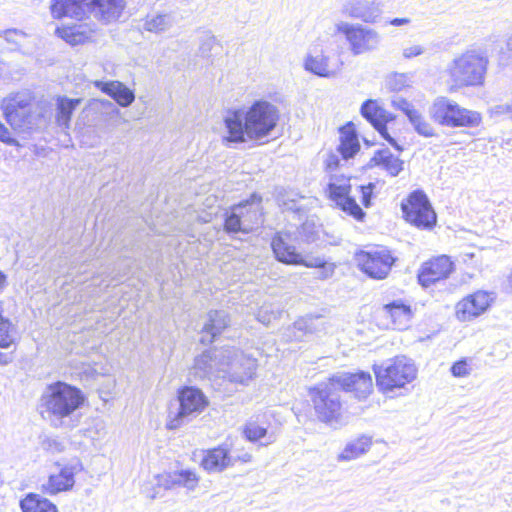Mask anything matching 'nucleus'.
Returning <instances> with one entry per match:
<instances>
[{
    "label": "nucleus",
    "instance_id": "obj_1",
    "mask_svg": "<svg viewBox=\"0 0 512 512\" xmlns=\"http://www.w3.org/2000/svg\"><path fill=\"white\" fill-rule=\"evenodd\" d=\"M279 120V111L268 101H255L249 108L227 111L224 117L226 135L222 142L225 146L244 143L247 140H262L275 129Z\"/></svg>",
    "mask_w": 512,
    "mask_h": 512
},
{
    "label": "nucleus",
    "instance_id": "obj_2",
    "mask_svg": "<svg viewBox=\"0 0 512 512\" xmlns=\"http://www.w3.org/2000/svg\"><path fill=\"white\" fill-rule=\"evenodd\" d=\"M256 359L234 348L207 350L195 358L190 376L195 379H227L231 383L247 385L255 375Z\"/></svg>",
    "mask_w": 512,
    "mask_h": 512
},
{
    "label": "nucleus",
    "instance_id": "obj_3",
    "mask_svg": "<svg viewBox=\"0 0 512 512\" xmlns=\"http://www.w3.org/2000/svg\"><path fill=\"white\" fill-rule=\"evenodd\" d=\"M85 397L80 389L62 381L49 384L39 399V412L54 428H72Z\"/></svg>",
    "mask_w": 512,
    "mask_h": 512
},
{
    "label": "nucleus",
    "instance_id": "obj_4",
    "mask_svg": "<svg viewBox=\"0 0 512 512\" xmlns=\"http://www.w3.org/2000/svg\"><path fill=\"white\" fill-rule=\"evenodd\" d=\"M126 6L125 0H53L54 18L70 17L77 20L94 18L103 24L117 21Z\"/></svg>",
    "mask_w": 512,
    "mask_h": 512
},
{
    "label": "nucleus",
    "instance_id": "obj_5",
    "mask_svg": "<svg viewBox=\"0 0 512 512\" xmlns=\"http://www.w3.org/2000/svg\"><path fill=\"white\" fill-rule=\"evenodd\" d=\"M487 65L488 58L482 50L470 49L455 57L446 72L456 86H478L484 82Z\"/></svg>",
    "mask_w": 512,
    "mask_h": 512
},
{
    "label": "nucleus",
    "instance_id": "obj_6",
    "mask_svg": "<svg viewBox=\"0 0 512 512\" xmlns=\"http://www.w3.org/2000/svg\"><path fill=\"white\" fill-rule=\"evenodd\" d=\"M430 118L437 124L450 128L478 127L482 117L477 111L466 109L448 97H437L428 110Z\"/></svg>",
    "mask_w": 512,
    "mask_h": 512
},
{
    "label": "nucleus",
    "instance_id": "obj_7",
    "mask_svg": "<svg viewBox=\"0 0 512 512\" xmlns=\"http://www.w3.org/2000/svg\"><path fill=\"white\" fill-rule=\"evenodd\" d=\"M376 384L384 392L403 388L415 380L417 368L411 359L397 356L381 366H375Z\"/></svg>",
    "mask_w": 512,
    "mask_h": 512
},
{
    "label": "nucleus",
    "instance_id": "obj_8",
    "mask_svg": "<svg viewBox=\"0 0 512 512\" xmlns=\"http://www.w3.org/2000/svg\"><path fill=\"white\" fill-rule=\"evenodd\" d=\"M178 408L170 410L166 427L176 430L196 418L208 405L204 393L195 387L186 386L178 391Z\"/></svg>",
    "mask_w": 512,
    "mask_h": 512
},
{
    "label": "nucleus",
    "instance_id": "obj_9",
    "mask_svg": "<svg viewBox=\"0 0 512 512\" xmlns=\"http://www.w3.org/2000/svg\"><path fill=\"white\" fill-rule=\"evenodd\" d=\"M338 386L329 378L310 389L313 408L317 418L324 423H331L339 419L342 403Z\"/></svg>",
    "mask_w": 512,
    "mask_h": 512
},
{
    "label": "nucleus",
    "instance_id": "obj_10",
    "mask_svg": "<svg viewBox=\"0 0 512 512\" xmlns=\"http://www.w3.org/2000/svg\"><path fill=\"white\" fill-rule=\"evenodd\" d=\"M335 29L344 36L349 51L354 56L373 52L381 43V36L375 29L359 23L340 21Z\"/></svg>",
    "mask_w": 512,
    "mask_h": 512
},
{
    "label": "nucleus",
    "instance_id": "obj_11",
    "mask_svg": "<svg viewBox=\"0 0 512 512\" xmlns=\"http://www.w3.org/2000/svg\"><path fill=\"white\" fill-rule=\"evenodd\" d=\"M32 95L28 91L11 93L1 103L4 117L13 130L32 128Z\"/></svg>",
    "mask_w": 512,
    "mask_h": 512
},
{
    "label": "nucleus",
    "instance_id": "obj_12",
    "mask_svg": "<svg viewBox=\"0 0 512 512\" xmlns=\"http://www.w3.org/2000/svg\"><path fill=\"white\" fill-rule=\"evenodd\" d=\"M397 258L386 247H377L367 251H360L355 254V261L358 268L372 279H385Z\"/></svg>",
    "mask_w": 512,
    "mask_h": 512
},
{
    "label": "nucleus",
    "instance_id": "obj_13",
    "mask_svg": "<svg viewBox=\"0 0 512 512\" xmlns=\"http://www.w3.org/2000/svg\"><path fill=\"white\" fill-rule=\"evenodd\" d=\"M401 208L405 219L418 228L432 229L436 224V214L423 191L412 192Z\"/></svg>",
    "mask_w": 512,
    "mask_h": 512
},
{
    "label": "nucleus",
    "instance_id": "obj_14",
    "mask_svg": "<svg viewBox=\"0 0 512 512\" xmlns=\"http://www.w3.org/2000/svg\"><path fill=\"white\" fill-rule=\"evenodd\" d=\"M200 482V476L192 469H177L163 472L155 476V486L164 490L185 489L194 492Z\"/></svg>",
    "mask_w": 512,
    "mask_h": 512
},
{
    "label": "nucleus",
    "instance_id": "obj_15",
    "mask_svg": "<svg viewBox=\"0 0 512 512\" xmlns=\"http://www.w3.org/2000/svg\"><path fill=\"white\" fill-rule=\"evenodd\" d=\"M81 470L82 465L78 461L59 467L58 471L52 473L42 485L43 491L49 495H56L71 490L75 484V475Z\"/></svg>",
    "mask_w": 512,
    "mask_h": 512
},
{
    "label": "nucleus",
    "instance_id": "obj_16",
    "mask_svg": "<svg viewBox=\"0 0 512 512\" xmlns=\"http://www.w3.org/2000/svg\"><path fill=\"white\" fill-rule=\"evenodd\" d=\"M362 116L370 122L380 135L397 150L402 151L396 140L387 131L386 124L392 120L390 113L380 107L375 100H366L361 106Z\"/></svg>",
    "mask_w": 512,
    "mask_h": 512
},
{
    "label": "nucleus",
    "instance_id": "obj_17",
    "mask_svg": "<svg viewBox=\"0 0 512 512\" xmlns=\"http://www.w3.org/2000/svg\"><path fill=\"white\" fill-rule=\"evenodd\" d=\"M332 381L338 386V390L354 392L358 398H366L372 391V377L369 373H338L333 375Z\"/></svg>",
    "mask_w": 512,
    "mask_h": 512
},
{
    "label": "nucleus",
    "instance_id": "obj_18",
    "mask_svg": "<svg viewBox=\"0 0 512 512\" xmlns=\"http://www.w3.org/2000/svg\"><path fill=\"white\" fill-rule=\"evenodd\" d=\"M454 269L453 262L442 255L425 262L418 273V281L423 287H429L437 281L446 279Z\"/></svg>",
    "mask_w": 512,
    "mask_h": 512
},
{
    "label": "nucleus",
    "instance_id": "obj_19",
    "mask_svg": "<svg viewBox=\"0 0 512 512\" xmlns=\"http://www.w3.org/2000/svg\"><path fill=\"white\" fill-rule=\"evenodd\" d=\"M342 12L350 18L374 24L378 21L382 8L376 0H347L343 4Z\"/></svg>",
    "mask_w": 512,
    "mask_h": 512
},
{
    "label": "nucleus",
    "instance_id": "obj_20",
    "mask_svg": "<svg viewBox=\"0 0 512 512\" xmlns=\"http://www.w3.org/2000/svg\"><path fill=\"white\" fill-rule=\"evenodd\" d=\"M491 294L477 291L456 305V315L461 321H468L484 313L492 302Z\"/></svg>",
    "mask_w": 512,
    "mask_h": 512
},
{
    "label": "nucleus",
    "instance_id": "obj_21",
    "mask_svg": "<svg viewBox=\"0 0 512 512\" xmlns=\"http://www.w3.org/2000/svg\"><path fill=\"white\" fill-rule=\"evenodd\" d=\"M351 185L348 180H343L337 184L332 182L328 186L330 198L344 212L348 213L357 220H363L365 213L356 203L355 199L350 197Z\"/></svg>",
    "mask_w": 512,
    "mask_h": 512
},
{
    "label": "nucleus",
    "instance_id": "obj_22",
    "mask_svg": "<svg viewBox=\"0 0 512 512\" xmlns=\"http://www.w3.org/2000/svg\"><path fill=\"white\" fill-rule=\"evenodd\" d=\"M296 240L294 233L290 231H280L275 234L271 247L278 261L289 265L301 262L302 255L296 251L295 246L290 244L291 241Z\"/></svg>",
    "mask_w": 512,
    "mask_h": 512
},
{
    "label": "nucleus",
    "instance_id": "obj_23",
    "mask_svg": "<svg viewBox=\"0 0 512 512\" xmlns=\"http://www.w3.org/2000/svg\"><path fill=\"white\" fill-rule=\"evenodd\" d=\"M303 67L305 71L322 78H333L339 71L338 66L331 65L329 56L325 55L323 50L308 52L304 58Z\"/></svg>",
    "mask_w": 512,
    "mask_h": 512
},
{
    "label": "nucleus",
    "instance_id": "obj_24",
    "mask_svg": "<svg viewBox=\"0 0 512 512\" xmlns=\"http://www.w3.org/2000/svg\"><path fill=\"white\" fill-rule=\"evenodd\" d=\"M234 207L242 220V225L247 228L248 232L253 231L255 226L260 224L262 217L260 196L253 194L250 199L234 205Z\"/></svg>",
    "mask_w": 512,
    "mask_h": 512
},
{
    "label": "nucleus",
    "instance_id": "obj_25",
    "mask_svg": "<svg viewBox=\"0 0 512 512\" xmlns=\"http://www.w3.org/2000/svg\"><path fill=\"white\" fill-rule=\"evenodd\" d=\"M229 318L225 311L214 310L208 314V320L204 324L201 335V343L210 344L212 343L217 335L221 334L222 331L229 325Z\"/></svg>",
    "mask_w": 512,
    "mask_h": 512
},
{
    "label": "nucleus",
    "instance_id": "obj_26",
    "mask_svg": "<svg viewBox=\"0 0 512 512\" xmlns=\"http://www.w3.org/2000/svg\"><path fill=\"white\" fill-rule=\"evenodd\" d=\"M95 87L113 98L120 106L128 107L135 100L134 92L119 81L103 82L97 80Z\"/></svg>",
    "mask_w": 512,
    "mask_h": 512
},
{
    "label": "nucleus",
    "instance_id": "obj_27",
    "mask_svg": "<svg viewBox=\"0 0 512 512\" xmlns=\"http://www.w3.org/2000/svg\"><path fill=\"white\" fill-rule=\"evenodd\" d=\"M233 464L234 462L229 455V451L224 447L208 450L201 461L202 467L209 473L222 472Z\"/></svg>",
    "mask_w": 512,
    "mask_h": 512
},
{
    "label": "nucleus",
    "instance_id": "obj_28",
    "mask_svg": "<svg viewBox=\"0 0 512 512\" xmlns=\"http://www.w3.org/2000/svg\"><path fill=\"white\" fill-rule=\"evenodd\" d=\"M369 165L371 167H380L390 176L395 177L403 170L404 162L386 148L377 150L371 158Z\"/></svg>",
    "mask_w": 512,
    "mask_h": 512
},
{
    "label": "nucleus",
    "instance_id": "obj_29",
    "mask_svg": "<svg viewBox=\"0 0 512 512\" xmlns=\"http://www.w3.org/2000/svg\"><path fill=\"white\" fill-rule=\"evenodd\" d=\"M174 24L175 18L172 13L152 12L142 20V29L150 33L161 34L170 30Z\"/></svg>",
    "mask_w": 512,
    "mask_h": 512
},
{
    "label": "nucleus",
    "instance_id": "obj_30",
    "mask_svg": "<svg viewBox=\"0 0 512 512\" xmlns=\"http://www.w3.org/2000/svg\"><path fill=\"white\" fill-rule=\"evenodd\" d=\"M383 310L387 317L391 319L395 329H405L408 327L412 316L411 308L401 300L393 301L386 304Z\"/></svg>",
    "mask_w": 512,
    "mask_h": 512
},
{
    "label": "nucleus",
    "instance_id": "obj_31",
    "mask_svg": "<svg viewBox=\"0 0 512 512\" xmlns=\"http://www.w3.org/2000/svg\"><path fill=\"white\" fill-rule=\"evenodd\" d=\"M372 445L371 437L362 435L352 441H349L344 449L338 454V462H348L355 460L366 454Z\"/></svg>",
    "mask_w": 512,
    "mask_h": 512
},
{
    "label": "nucleus",
    "instance_id": "obj_32",
    "mask_svg": "<svg viewBox=\"0 0 512 512\" xmlns=\"http://www.w3.org/2000/svg\"><path fill=\"white\" fill-rule=\"evenodd\" d=\"M20 508L22 512H58L55 504L35 493L27 494L20 501Z\"/></svg>",
    "mask_w": 512,
    "mask_h": 512
},
{
    "label": "nucleus",
    "instance_id": "obj_33",
    "mask_svg": "<svg viewBox=\"0 0 512 512\" xmlns=\"http://www.w3.org/2000/svg\"><path fill=\"white\" fill-rule=\"evenodd\" d=\"M360 149L357 134L351 128H342L340 130V144L338 151L342 158L347 160L352 158Z\"/></svg>",
    "mask_w": 512,
    "mask_h": 512
},
{
    "label": "nucleus",
    "instance_id": "obj_34",
    "mask_svg": "<svg viewBox=\"0 0 512 512\" xmlns=\"http://www.w3.org/2000/svg\"><path fill=\"white\" fill-rule=\"evenodd\" d=\"M81 103V99L60 98L57 103L56 121L59 126L68 128L73 111Z\"/></svg>",
    "mask_w": 512,
    "mask_h": 512
},
{
    "label": "nucleus",
    "instance_id": "obj_35",
    "mask_svg": "<svg viewBox=\"0 0 512 512\" xmlns=\"http://www.w3.org/2000/svg\"><path fill=\"white\" fill-rule=\"evenodd\" d=\"M408 120L415 132L420 136L430 138L436 135L434 127L426 120L420 111L416 110L415 112H410Z\"/></svg>",
    "mask_w": 512,
    "mask_h": 512
},
{
    "label": "nucleus",
    "instance_id": "obj_36",
    "mask_svg": "<svg viewBox=\"0 0 512 512\" xmlns=\"http://www.w3.org/2000/svg\"><path fill=\"white\" fill-rule=\"evenodd\" d=\"M321 320L320 317H316L315 319H299L294 322L293 326L289 328V331L293 333V339L299 341L305 334L313 333L317 328V323ZM288 337L292 339L290 335Z\"/></svg>",
    "mask_w": 512,
    "mask_h": 512
},
{
    "label": "nucleus",
    "instance_id": "obj_37",
    "mask_svg": "<svg viewBox=\"0 0 512 512\" xmlns=\"http://www.w3.org/2000/svg\"><path fill=\"white\" fill-rule=\"evenodd\" d=\"M61 38L71 45H78L85 43L89 36L82 30V26L67 27L63 29H57Z\"/></svg>",
    "mask_w": 512,
    "mask_h": 512
},
{
    "label": "nucleus",
    "instance_id": "obj_38",
    "mask_svg": "<svg viewBox=\"0 0 512 512\" xmlns=\"http://www.w3.org/2000/svg\"><path fill=\"white\" fill-rule=\"evenodd\" d=\"M320 229L313 220H306L298 229L294 237L305 243H313L319 238Z\"/></svg>",
    "mask_w": 512,
    "mask_h": 512
},
{
    "label": "nucleus",
    "instance_id": "obj_39",
    "mask_svg": "<svg viewBox=\"0 0 512 512\" xmlns=\"http://www.w3.org/2000/svg\"><path fill=\"white\" fill-rule=\"evenodd\" d=\"M224 228L228 233H249L247 228L242 225V220L239 218L234 206L231 208L230 212L226 214Z\"/></svg>",
    "mask_w": 512,
    "mask_h": 512
},
{
    "label": "nucleus",
    "instance_id": "obj_40",
    "mask_svg": "<svg viewBox=\"0 0 512 512\" xmlns=\"http://www.w3.org/2000/svg\"><path fill=\"white\" fill-rule=\"evenodd\" d=\"M294 196L295 195L292 193H279L277 196V203L283 211H293L301 214L304 210L298 204V201Z\"/></svg>",
    "mask_w": 512,
    "mask_h": 512
},
{
    "label": "nucleus",
    "instance_id": "obj_41",
    "mask_svg": "<svg viewBox=\"0 0 512 512\" xmlns=\"http://www.w3.org/2000/svg\"><path fill=\"white\" fill-rule=\"evenodd\" d=\"M243 433L247 440L256 442L267 436V429L256 422L250 421L245 425Z\"/></svg>",
    "mask_w": 512,
    "mask_h": 512
},
{
    "label": "nucleus",
    "instance_id": "obj_42",
    "mask_svg": "<svg viewBox=\"0 0 512 512\" xmlns=\"http://www.w3.org/2000/svg\"><path fill=\"white\" fill-rule=\"evenodd\" d=\"M295 265H304L306 267H319L323 269V278L330 277L334 272V265L333 264H327L323 258L320 257H313L309 260H305L302 257V260L300 263H296Z\"/></svg>",
    "mask_w": 512,
    "mask_h": 512
},
{
    "label": "nucleus",
    "instance_id": "obj_43",
    "mask_svg": "<svg viewBox=\"0 0 512 512\" xmlns=\"http://www.w3.org/2000/svg\"><path fill=\"white\" fill-rule=\"evenodd\" d=\"M280 314L279 310H273L270 305L264 304L261 306V308L258 311L257 319L265 324L268 325L272 319H276Z\"/></svg>",
    "mask_w": 512,
    "mask_h": 512
},
{
    "label": "nucleus",
    "instance_id": "obj_44",
    "mask_svg": "<svg viewBox=\"0 0 512 512\" xmlns=\"http://www.w3.org/2000/svg\"><path fill=\"white\" fill-rule=\"evenodd\" d=\"M387 85L393 91H400L408 86V78L404 74H394L388 78Z\"/></svg>",
    "mask_w": 512,
    "mask_h": 512
},
{
    "label": "nucleus",
    "instance_id": "obj_45",
    "mask_svg": "<svg viewBox=\"0 0 512 512\" xmlns=\"http://www.w3.org/2000/svg\"><path fill=\"white\" fill-rule=\"evenodd\" d=\"M451 373L455 377H466L471 374V368L469 367L467 360L462 359L455 362L451 367Z\"/></svg>",
    "mask_w": 512,
    "mask_h": 512
},
{
    "label": "nucleus",
    "instance_id": "obj_46",
    "mask_svg": "<svg viewBox=\"0 0 512 512\" xmlns=\"http://www.w3.org/2000/svg\"><path fill=\"white\" fill-rule=\"evenodd\" d=\"M391 102L392 106L395 109L401 110L407 118H409L410 112H415L417 110L409 101L402 97H394Z\"/></svg>",
    "mask_w": 512,
    "mask_h": 512
},
{
    "label": "nucleus",
    "instance_id": "obj_47",
    "mask_svg": "<svg viewBox=\"0 0 512 512\" xmlns=\"http://www.w3.org/2000/svg\"><path fill=\"white\" fill-rule=\"evenodd\" d=\"M375 187V183L372 182L368 183L367 185H361L358 187L361 193V202L365 207H369L371 205V199Z\"/></svg>",
    "mask_w": 512,
    "mask_h": 512
},
{
    "label": "nucleus",
    "instance_id": "obj_48",
    "mask_svg": "<svg viewBox=\"0 0 512 512\" xmlns=\"http://www.w3.org/2000/svg\"><path fill=\"white\" fill-rule=\"evenodd\" d=\"M426 49L419 44H412L403 47L402 56L404 59H412L424 54Z\"/></svg>",
    "mask_w": 512,
    "mask_h": 512
},
{
    "label": "nucleus",
    "instance_id": "obj_49",
    "mask_svg": "<svg viewBox=\"0 0 512 512\" xmlns=\"http://www.w3.org/2000/svg\"><path fill=\"white\" fill-rule=\"evenodd\" d=\"M0 141L12 146H19V142L12 137L11 132L0 122Z\"/></svg>",
    "mask_w": 512,
    "mask_h": 512
},
{
    "label": "nucleus",
    "instance_id": "obj_50",
    "mask_svg": "<svg viewBox=\"0 0 512 512\" xmlns=\"http://www.w3.org/2000/svg\"><path fill=\"white\" fill-rule=\"evenodd\" d=\"M410 22V18H393L388 23L392 26H403L408 25Z\"/></svg>",
    "mask_w": 512,
    "mask_h": 512
},
{
    "label": "nucleus",
    "instance_id": "obj_51",
    "mask_svg": "<svg viewBox=\"0 0 512 512\" xmlns=\"http://www.w3.org/2000/svg\"><path fill=\"white\" fill-rule=\"evenodd\" d=\"M13 355L12 353H2L0 352V364H8L12 362Z\"/></svg>",
    "mask_w": 512,
    "mask_h": 512
},
{
    "label": "nucleus",
    "instance_id": "obj_52",
    "mask_svg": "<svg viewBox=\"0 0 512 512\" xmlns=\"http://www.w3.org/2000/svg\"><path fill=\"white\" fill-rule=\"evenodd\" d=\"M328 168L333 169L338 166V158L336 156H331L328 160L327 164Z\"/></svg>",
    "mask_w": 512,
    "mask_h": 512
},
{
    "label": "nucleus",
    "instance_id": "obj_53",
    "mask_svg": "<svg viewBox=\"0 0 512 512\" xmlns=\"http://www.w3.org/2000/svg\"><path fill=\"white\" fill-rule=\"evenodd\" d=\"M6 283V276L3 272L0 271V291L4 288Z\"/></svg>",
    "mask_w": 512,
    "mask_h": 512
},
{
    "label": "nucleus",
    "instance_id": "obj_54",
    "mask_svg": "<svg viewBox=\"0 0 512 512\" xmlns=\"http://www.w3.org/2000/svg\"><path fill=\"white\" fill-rule=\"evenodd\" d=\"M17 35H18V33H17L16 31H8V32L6 33V39H7V40H10V39H11V36H17Z\"/></svg>",
    "mask_w": 512,
    "mask_h": 512
},
{
    "label": "nucleus",
    "instance_id": "obj_55",
    "mask_svg": "<svg viewBox=\"0 0 512 512\" xmlns=\"http://www.w3.org/2000/svg\"><path fill=\"white\" fill-rule=\"evenodd\" d=\"M274 441H275V437L272 434H270V435H268V441L264 445H268L270 443H273Z\"/></svg>",
    "mask_w": 512,
    "mask_h": 512
},
{
    "label": "nucleus",
    "instance_id": "obj_56",
    "mask_svg": "<svg viewBox=\"0 0 512 512\" xmlns=\"http://www.w3.org/2000/svg\"><path fill=\"white\" fill-rule=\"evenodd\" d=\"M250 459H251V455H249V454H245L244 457L242 458V460L244 462H248V461H250Z\"/></svg>",
    "mask_w": 512,
    "mask_h": 512
},
{
    "label": "nucleus",
    "instance_id": "obj_57",
    "mask_svg": "<svg viewBox=\"0 0 512 512\" xmlns=\"http://www.w3.org/2000/svg\"><path fill=\"white\" fill-rule=\"evenodd\" d=\"M236 370H237V372H238L239 374H243V372H244V367H243V366H238V367L236 368Z\"/></svg>",
    "mask_w": 512,
    "mask_h": 512
},
{
    "label": "nucleus",
    "instance_id": "obj_58",
    "mask_svg": "<svg viewBox=\"0 0 512 512\" xmlns=\"http://www.w3.org/2000/svg\"><path fill=\"white\" fill-rule=\"evenodd\" d=\"M508 110L512 112V104L508 105Z\"/></svg>",
    "mask_w": 512,
    "mask_h": 512
},
{
    "label": "nucleus",
    "instance_id": "obj_59",
    "mask_svg": "<svg viewBox=\"0 0 512 512\" xmlns=\"http://www.w3.org/2000/svg\"><path fill=\"white\" fill-rule=\"evenodd\" d=\"M510 280H511V282H512V273H511V277H510Z\"/></svg>",
    "mask_w": 512,
    "mask_h": 512
}]
</instances>
